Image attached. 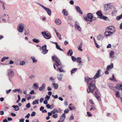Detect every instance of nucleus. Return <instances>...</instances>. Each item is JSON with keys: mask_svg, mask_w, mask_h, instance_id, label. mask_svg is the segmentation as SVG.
<instances>
[{"mask_svg": "<svg viewBox=\"0 0 122 122\" xmlns=\"http://www.w3.org/2000/svg\"><path fill=\"white\" fill-rule=\"evenodd\" d=\"M86 81L87 82L88 86L87 91L88 92L93 93L94 95L99 101L101 100V98L99 96L100 93L98 89L94 84L95 83V80L93 78H90L88 77L85 78Z\"/></svg>", "mask_w": 122, "mask_h": 122, "instance_id": "f257e3e1", "label": "nucleus"}, {"mask_svg": "<svg viewBox=\"0 0 122 122\" xmlns=\"http://www.w3.org/2000/svg\"><path fill=\"white\" fill-rule=\"evenodd\" d=\"M52 60L55 61V64L58 67L59 66H62V65L60 62L59 59L57 57L54 56L52 57Z\"/></svg>", "mask_w": 122, "mask_h": 122, "instance_id": "f03ea898", "label": "nucleus"}, {"mask_svg": "<svg viewBox=\"0 0 122 122\" xmlns=\"http://www.w3.org/2000/svg\"><path fill=\"white\" fill-rule=\"evenodd\" d=\"M93 17V14L91 13H88L87 15V17L86 16V17H84V19L86 21H89L90 22H92L93 20L92 19Z\"/></svg>", "mask_w": 122, "mask_h": 122, "instance_id": "7ed1b4c3", "label": "nucleus"}, {"mask_svg": "<svg viewBox=\"0 0 122 122\" xmlns=\"http://www.w3.org/2000/svg\"><path fill=\"white\" fill-rule=\"evenodd\" d=\"M24 27V24L22 23L18 25L17 27L18 31L20 33H22L23 31Z\"/></svg>", "mask_w": 122, "mask_h": 122, "instance_id": "20e7f679", "label": "nucleus"}, {"mask_svg": "<svg viewBox=\"0 0 122 122\" xmlns=\"http://www.w3.org/2000/svg\"><path fill=\"white\" fill-rule=\"evenodd\" d=\"M39 5L41 6L42 8L44 9V10L47 11L48 14L49 15H51V11L50 9L44 6L41 5L40 3H39Z\"/></svg>", "mask_w": 122, "mask_h": 122, "instance_id": "39448f33", "label": "nucleus"}, {"mask_svg": "<svg viewBox=\"0 0 122 122\" xmlns=\"http://www.w3.org/2000/svg\"><path fill=\"white\" fill-rule=\"evenodd\" d=\"M8 76L9 77V78L10 80V78H11L14 76V72L12 70L10 69L8 71Z\"/></svg>", "mask_w": 122, "mask_h": 122, "instance_id": "423d86ee", "label": "nucleus"}, {"mask_svg": "<svg viewBox=\"0 0 122 122\" xmlns=\"http://www.w3.org/2000/svg\"><path fill=\"white\" fill-rule=\"evenodd\" d=\"M45 32H42L41 33L43 36L46 39H49L51 38V36L49 33H47Z\"/></svg>", "mask_w": 122, "mask_h": 122, "instance_id": "0eeeda50", "label": "nucleus"}, {"mask_svg": "<svg viewBox=\"0 0 122 122\" xmlns=\"http://www.w3.org/2000/svg\"><path fill=\"white\" fill-rule=\"evenodd\" d=\"M105 32L104 33V36L106 37H107L108 36H112L113 34L112 32L110 31H108L106 30H105Z\"/></svg>", "mask_w": 122, "mask_h": 122, "instance_id": "6e6552de", "label": "nucleus"}, {"mask_svg": "<svg viewBox=\"0 0 122 122\" xmlns=\"http://www.w3.org/2000/svg\"><path fill=\"white\" fill-rule=\"evenodd\" d=\"M106 30L108 31H112L113 33H114L116 31V29L113 26H109L107 27L106 29Z\"/></svg>", "mask_w": 122, "mask_h": 122, "instance_id": "1a4fd4ad", "label": "nucleus"}, {"mask_svg": "<svg viewBox=\"0 0 122 122\" xmlns=\"http://www.w3.org/2000/svg\"><path fill=\"white\" fill-rule=\"evenodd\" d=\"M111 6L110 4H106L104 5V10L106 11L111 9Z\"/></svg>", "mask_w": 122, "mask_h": 122, "instance_id": "9d476101", "label": "nucleus"}, {"mask_svg": "<svg viewBox=\"0 0 122 122\" xmlns=\"http://www.w3.org/2000/svg\"><path fill=\"white\" fill-rule=\"evenodd\" d=\"M100 70H98L97 71V73L95 75L94 77V78L96 79L97 78L99 77V76H100L101 75H100Z\"/></svg>", "mask_w": 122, "mask_h": 122, "instance_id": "9b49d317", "label": "nucleus"}, {"mask_svg": "<svg viewBox=\"0 0 122 122\" xmlns=\"http://www.w3.org/2000/svg\"><path fill=\"white\" fill-rule=\"evenodd\" d=\"M96 14L98 16V17L100 18H101V16L103 15L101 11L100 10L97 11Z\"/></svg>", "mask_w": 122, "mask_h": 122, "instance_id": "f8f14e48", "label": "nucleus"}, {"mask_svg": "<svg viewBox=\"0 0 122 122\" xmlns=\"http://www.w3.org/2000/svg\"><path fill=\"white\" fill-rule=\"evenodd\" d=\"M55 23L57 25H59L61 24V22L59 19H56L55 20Z\"/></svg>", "mask_w": 122, "mask_h": 122, "instance_id": "ddd939ff", "label": "nucleus"}, {"mask_svg": "<svg viewBox=\"0 0 122 122\" xmlns=\"http://www.w3.org/2000/svg\"><path fill=\"white\" fill-rule=\"evenodd\" d=\"M65 115V113H63L62 115L60 117V119L62 121V122H63L65 119L66 116Z\"/></svg>", "mask_w": 122, "mask_h": 122, "instance_id": "4468645a", "label": "nucleus"}, {"mask_svg": "<svg viewBox=\"0 0 122 122\" xmlns=\"http://www.w3.org/2000/svg\"><path fill=\"white\" fill-rule=\"evenodd\" d=\"M54 43L56 44V48L58 50L61 51H63V50L61 49L60 46H59L57 42H54Z\"/></svg>", "mask_w": 122, "mask_h": 122, "instance_id": "2eb2a0df", "label": "nucleus"}, {"mask_svg": "<svg viewBox=\"0 0 122 122\" xmlns=\"http://www.w3.org/2000/svg\"><path fill=\"white\" fill-rule=\"evenodd\" d=\"M75 8H76L77 11L81 14H82L83 13L82 11L80 10V8L78 6H75Z\"/></svg>", "mask_w": 122, "mask_h": 122, "instance_id": "dca6fc26", "label": "nucleus"}, {"mask_svg": "<svg viewBox=\"0 0 122 122\" xmlns=\"http://www.w3.org/2000/svg\"><path fill=\"white\" fill-rule=\"evenodd\" d=\"M114 52L113 51H110V56L111 58H113L114 57Z\"/></svg>", "mask_w": 122, "mask_h": 122, "instance_id": "f3484780", "label": "nucleus"}, {"mask_svg": "<svg viewBox=\"0 0 122 122\" xmlns=\"http://www.w3.org/2000/svg\"><path fill=\"white\" fill-rule=\"evenodd\" d=\"M46 85L45 83H43L42 84L41 86L39 88V89L40 91H42L45 88Z\"/></svg>", "mask_w": 122, "mask_h": 122, "instance_id": "a211bd4d", "label": "nucleus"}, {"mask_svg": "<svg viewBox=\"0 0 122 122\" xmlns=\"http://www.w3.org/2000/svg\"><path fill=\"white\" fill-rule=\"evenodd\" d=\"M113 67V64L111 63L110 65L107 66L106 69L109 70L112 68Z\"/></svg>", "mask_w": 122, "mask_h": 122, "instance_id": "6ab92c4d", "label": "nucleus"}, {"mask_svg": "<svg viewBox=\"0 0 122 122\" xmlns=\"http://www.w3.org/2000/svg\"><path fill=\"white\" fill-rule=\"evenodd\" d=\"M62 13L63 14V15L65 16H67L68 14V13L67 11L65 9H63L62 11Z\"/></svg>", "mask_w": 122, "mask_h": 122, "instance_id": "aec40b11", "label": "nucleus"}, {"mask_svg": "<svg viewBox=\"0 0 122 122\" xmlns=\"http://www.w3.org/2000/svg\"><path fill=\"white\" fill-rule=\"evenodd\" d=\"M104 38L103 36L102 35H99L97 37V39L98 40H102Z\"/></svg>", "mask_w": 122, "mask_h": 122, "instance_id": "412c9836", "label": "nucleus"}, {"mask_svg": "<svg viewBox=\"0 0 122 122\" xmlns=\"http://www.w3.org/2000/svg\"><path fill=\"white\" fill-rule=\"evenodd\" d=\"M12 107L14 108V110L15 111H17L19 109V107L17 105H13Z\"/></svg>", "mask_w": 122, "mask_h": 122, "instance_id": "4be33fe9", "label": "nucleus"}, {"mask_svg": "<svg viewBox=\"0 0 122 122\" xmlns=\"http://www.w3.org/2000/svg\"><path fill=\"white\" fill-rule=\"evenodd\" d=\"M12 91L14 92H19L22 93V92L21 91V90L20 89H14Z\"/></svg>", "mask_w": 122, "mask_h": 122, "instance_id": "5701e85b", "label": "nucleus"}, {"mask_svg": "<svg viewBox=\"0 0 122 122\" xmlns=\"http://www.w3.org/2000/svg\"><path fill=\"white\" fill-rule=\"evenodd\" d=\"M73 52L72 50L70 49L67 53L68 55H70V56H71Z\"/></svg>", "mask_w": 122, "mask_h": 122, "instance_id": "b1692460", "label": "nucleus"}, {"mask_svg": "<svg viewBox=\"0 0 122 122\" xmlns=\"http://www.w3.org/2000/svg\"><path fill=\"white\" fill-rule=\"evenodd\" d=\"M31 59L33 61V63H36L37 62V61L36 60L35 57L34 56H31L30 57Z\"/></svg>", "mask_w": 122, "mask_h": 122, "instance_id": "393cba45", "label": "nucleus"}, {"mask_svg": "<svg viewBox=\"0 0 122 122\" xmlns=\"http://www.w3.org/2000/svg\"><path fill=\"white\" fill-rule=\"evenodd\" d=\"M39 99H36L34 101L32 102V104L33 105H34L35 104H38L39 103Z\"/></svg>", "mask_w": 122, "mask_h": 122, "instance_id": "a878e982", "label": "nucleus"}, {"mask_svg": "<svg viewBox=\"0 0 122 122\" xmlns=\"http://www.w3.org/2000/svg\"><path fill=\"white\" fill-rule=\"evenodd\" d=\"M57 70L59 71L60 72H65V71L62 68L60 67H58Z\"/></svg>", "mask_w": 122, "mask_h": 122, "instance_id": "bb28decb", "label": "nucleus"}, {"mask_svg": "<svg viewBox=\"0 0 122 122\" xmlns=\"http://www.w3.org/2000/svg\"><path fill=\"white\" fill-rule=\"evenodd\" d=\"M82 46V44L81 43L80 44L79 46L78 47V50L80 51H82V50L81 49Z\"/></svg>", "mask_w": 122, "mask_h": 122, "instance_id": "cd10ccee", "label": "nucleus"}, {"mask_svg": "<svg viewBox=\"0 0 122 122\" xmlns=\"http://www.w3.org/2000/svg\"><path fill=\"white\" fill-rule=\"evenodd\" d=\"M52 84L53 85L55 89H56L58 88V84L53 83Z\"/></svg>", "mask_w": 122, "mask_h": 122, "instance_id": "c85d7f7f", "label": "nucleus"}, {"mask_svg": "<svg viewBox=\"0 0 122 122\" xmlns=\"http://www.w3.org/2000/svg\"><path fill=\"white\" fill-rule=\"evenodd\" d=\"M57 78L58 80L61 81L62 78V74H60L59 75H58Z\"/></svg>", "mask_w": 122, "mask_h": 122, "instance_id": "c756f323", "label": "nucleus"}, {"mask_svg": "<svg viewBox=\"0 0 122 122\" xmlns=\"http://www.w3.org/2000/svg\"><path fill=\"white\" fill-rule=\"evenodd\" d=\"M75 27L79 31H81L82 30L81 28L79 25L75 26Z\"/></svg>", "mask_w": 122, "mask_h": 122, "instance_id": "7c9ffc66", "label": "nucleus"}, {"mask_svg": "<svg viewBox=\"0 0 122 122\" xmlns=\"http://www.w3.org/2000/svg\"><path fill=\"white\" fill-rule=\"evenodd\" d=\"M81 58L80 57H78L76 59V61L77 62H78L79 63H81Z\"/></svg>", "mask_w": 122, "mask_h": 122, "instance_id": "2f4dec72", "label": "nucleus"}, {"mask_svg": "<svg viewBox=\"0 0 122 122\" xmlns=\"http://www.w3.org/2000/svg\"><path fill=\"white\" fill-rule=\"evenodd\" d=\"M32 41L36 43H38L40 42L39 40L35 38L33 39Z\"/></svg>", "mask_w": 122, "mask_h": 122, "instance_id": "473e14b6", "label": "nucleus"}, {"mask_svg": "<svg viewBox=\"0 0 122 122\" xmlns=\"http://www.w3.org/2000/svg\"><path fill=\"white\" fill-rule=\"evenodd\" d=\"M112 78H110L109 79L112 81H117V80L115 79L113 74H112Z\"/></svg>", "mask_w": 122, "mask_h": 122, "instance_id": "72a5a7b5", "label": "nucleus"}, {"mask_svg": "<svg viewBox=\"0 0 122 122\" xmlns=\"http://www.w3.org/2000/svg\"><path fill=\"white\" fill-rule=\"evenodd\" d=\"M47 46L46 45H45L43 46L42 47V51L44 50H47L46 49Z\"/></svg>", "mask_w": 122, "mask_h": 122, "instance_id": "f704fd0d", "label": "nucleus"}, {"mask_svg": "<svg viewBox=\"0 0 122 122\" xmlns=\"http://www.w3.org/2000/svg\"><path fill=\"white\" fill-rule=\"evenodd\" d=\"M115 95L117 97H120L119 93L118 91H117L116 92Z\"/></svg>", "mask_w": 122, "mask_h": 122, "instance_id": "c9c22d12", "label": "nucleus"}, {"mask_svg": "<svg viewBox=\"0 0 122 122\" xmlns=\"http://www.w3.org/2000/svg\"><path fill=\"white\" fill-rule=\"evenodd\" d=\"M77 70V69L76 68H75L73 69L71 71V74L74 73L76 72Z\"/></svg>", "mask_w": 122, "mask_h": 122, "instance_id": "e433bc0d", "label": "nucleus"}, {"mask_svg": "<svg viewBox=\"0 0 122 122\" xmlns=\"http://www.w3.org/2000/svg\"><path fill=\"white\" fill-rule=\"evenodd\" d=\"M117 11L115 9L112 12V15H115L117 13Z\"/></svg>", "mask_w": 122, "mask_h": 122, "instance_id": "4c0bfd02", "label": "nucleus"}, {"mask_svg": "<svg viewBox=\"0 0 122 122\" xmlns=\"http://www.w3.org/2000/svg\"><path fill=\"white\" fill-rule=\"evenodd\" d=\"M100 19H102L105 20H106L107 19H108V18L106 16H104L103 15L102 16H101V18H100Z\"/></svg>", "mask_w": 122, "mask_h": 122, "instance_id": "58836bf2", "label": "nucleus"}, {"mask_svg": "<svg viewBox=\"0 0 122 122\" xmlns=\"http://www.w3.org/2000/svg\"><path fill=\"white\" fill-rule=\"evenodd\" d=\"M48 50H44L42 51L41 52L43 54H45L48 51Z\"/></svg>", "mask_w": 122, "mask_h": 122, "instance_id": "ea45409f", "label": "nucleus"}, {"mask_svg": "<svg viewBox=\"0 0 122 122\" xmlns=\"http://www.w3.org/2000/svg\"><path fill=\"white\" fill-rule=\"evenodd\" d=\"M58 37V38H59L60 39H61V35L58 32L56 34Z\"/></svg>", "mask_w": 122, "mask_h": 122, "instance_id": "a19ab883", "label": "nucleus"}, {"mask_svg": "<svg viewBox=\"0 0 122 122\" xmlns=\"http://www.w3.org/2000/svg\"><path fill=\"white\" fill-rule=\"evenodd\" d=\"M94 41L95 43L96 46L97 48H99V46L97 44L95 40L94 39Z\"/></svg>", "mask_w": 122, "mask_h": 122, "instance_id": "79ce46f5", "label": "nucleus"}, {"mask_svg": "<svg viewBox=\"0 0 122 122\" xmlns=\"http://www.w3.org/2000/svg\"><path fill=\"white\" fill-rule=\"evenodd\" d=\"M50 96H48V95H46V97L45 98V99L46 100H47V101H48L50 99Z\"/></svg>", "mask_w": 122, "mask_h": 122, "instance_id": "37998d69", "label": "nucleus"}, {"mask_svg": "<svg viewBox=\"0 0 122 122\" xmlns=\"http://www.w3.org/2000/svg\"><path fill=\"white\" fill-rule=\"evenodd\" d=\"M122 18V16L121 15H120L119 16H117L116 17V19L117 20H119Z\"/></svg>", "mask_w": 122, "mask_h": 122, "instance_id": "c03bdc74", "label": "nucleus"}, {"mask_svg": "<svg viewBox=\"0 0 122 122\" xmlns=\"http://www.w3.org/2000/svg\"><path fill=\"white\" fill-rule=\"evenodd\" d=\"M122 18V16L121 15H120L119 16H117L116 17V19L117 20H119Z\"/></svg>", "mask_w": 122, "mask_h": 122, "instance_id": "a18cd8bd", "label": "nucleus"}, {"mask_svg": "<svg viewBox=\"0 0 122 122\" xmlns=\"http://www.w3.org/2000/svg\"><path fill=\"white\" fill-rule=\"evenodd\" d=\"M122 18V16L121 15H120L119 16H117L116 17V19L117 20H119Z\"/></svg>", "mask_w": 122, "mask_h": 122, "instance_id": "49530a36", "label": "nucleus"}, {"mask_svg": "<svg viewBox=\"0 0 122 122\" xmlns=\"http://www.w3.org/2000/svg\"><path fill=\"white\" fill-rule=\"evenodd\" d=\"M25 62L24 61H22L20 63V64L21 65H25Z\"/></svg>", "mask_w": 122, "mask_h": 122, "instance_id": "de8ad7c7", "label": "nucleus"}, {"mask_svg": "<svg viewBox=\"0 0 122 122\" xmlns=\"http://www.w3.org/2000/svg\"><path fill=\"white\" fill-rule=\"evenodd\" d=\"M58 115L57 114H55L52 115V117L55 118H56L57 117Z\"/></svg>", "mask_w": 122, "mask_h": 122, "instance_id": "09e8293b", "label": "nucleus"}, {"mask_svg": "<svg viewBox=\"0 0 122 122\" xmlns=\"http://www.w3.org/2000/svg\"><path fill=\"white\" fill-rule=\"evenodd\" d=\"M91 106L92 107L90 109V110H94L95 109V108L94 106L93 105H91Z\"/></svg>", "mask_w": 122, "mask_h": 122, "instance_id": "8fccbe9b", "label": "nucleus"}, {"mask_svg": "<svg viewBox=\"0 0 122 122\" xmlns=\"http://www.w3.org/2000/svg\"><path fill=\"white\" fill-rule=\"evenodd\" d=\"M75 24L74 25L75 27L79 25V23L78 22L76 21L75 22Z\"/></svg>", "mask_w": 122, "mask_h": 122, "instance_id": "3c124183", "label": "nucleus"}, {"mask_svg": "<svg viewBox=\"0 0 122 122\" xmlns=\"http://www.w3.org/2000/svg\"><path fill=\"white\" fill-rule=\"evenodd\" d=\"M36 114V112H32L31 114V116L32 117L34 116Z\"/></svg>", "mask_w": 122, "mask_h": 122, "instance_id": "603ef678", "label": "nucleus"}, {"mask_svg": "<svg viewBox=\"0 0 122 122\" xmlns=\"http://www.w3.org/2000/svg\"><path fill=\"white\" fill-rule=\"evenodd\" d=\"M69 110L68 109H66L64 111V113H67L69 112Z\"/></svg>", "mask_w": 122, "mask_h": 122, "instance_id": "864d4df0", "label": "nucleus"}, {"mask_svg": "<svg viewBox=\"0 0 122 122\" xmlns=\"http://www.w3.org/2000/svg\"><path fill=\"white\" fill-rule=\"evenodd\" d=\"M26 107L28 108H29L30 107V104L29 103H28L26 104Z\"/></svg>", "mask_w": 122, "mask_h": 122, "instance_id": "5fc2aeb1", "label": "nucleus"}, {"mask_svg": "<svg viewBox=\"0 0 122 122\" xmlns=\"http://www.w3.org/2000/svg\"><path fill=\"white\" fill-rule=\"evenodd\" d=\"M71 57L72 60L73 61H76V58H75V57H74V56H72Z\"/></svg>", "mask_w": 122, "mask_h": 122, "instance_id": "6e6d98bb", "label": "nucleus"}, {"mask_svg": "<svg viewBox=\"0 0 122 122\" xmlns=\"http://www.w3.org/2000/svg\"><path fill=\"white\" fill-rule=\"evenodd\" d=\"M11 91V89H10L9 90H6V93L7 94H8Z\"/></svg>", "mask_w": 122, "mask_h": 122, "instance_id": "4d7b16f0", "label": "nucleus"}, {"mask_svg": "<svg viewBox=\"0 0 122 122\" xmlns=\"http://www.w3.org/2000/svg\"><path fill=\"white\" fill-rule=\"evenodd\" d=\"M74 117L72 115H71L70 117V118H69V119L70 120H73L74 119Z\"/></svg>", "mask_w": 122, "mask_h": 122, "instance_id": "13d9d810", "label": "nucleus"}, {"mask_svg": "<svg viewBox=\"0 0 122 122\" xmlns=\"http://www.w3.org/2000/svg\"><path fill=\"white\" fill-rule=\"evenodd\" d=\"M34 86L36 89H37L38 88V87H39V86L36 83L35 84H34Z\"/></svg>", "mask_w": 122, "mask_h": 122, "instance_id": "bf43d9fd", "label": "nucleus"}, {"mask_svg": "<svg viewBox=\"0 0 122 122\" xmlns=\"http://www.w3.org/2000/svg\"><path fill=\"white\" fill-rule=\"evenodd\" d=\"M53 111H54L55 113H58L59 112V111L56 108L54 109H53Z\"/></svg>", "mask_w": 122, "mask_h": 122, "instance_id": "052dcab7", "label": "nucleus"}, {"mask_svg": "<svg viewBox=\"0 0 122 122\" xmlns=\"http://www.w3.org/2000/svg\"><path fill=\"white\" fill-rule=\"evenodd\" d=\"M35 77V76L34 75H31L29 77L31 79H32L34 78Z\"/></svg>", "mask_w": 122, "mask_h": 122, "instance_id": "680f3d73", "label": "nucleus"}, {"mask_svg": "<svg viewBox=\"0 0 122 122\" xmlns=\"http://www.w3.org/2000/svg\"><path fill=\"white\" fill-rule=\"evenodd\" d=\"M51 106L49 104H47L46 105V107L48 109H50L51 108Z\"/></svg>", "mask_w": 122, "mask_h": 122, "instance_id": "e2e57ef3", "label": "nucleus"}, {"mask_svg": "<svg viewBox=\"0 0 122 122\" xmlns=\"http://www.w3.org/2000/svg\"><path fill=\"white\" fill-rule=\"evenodd\" d=\"M25 32L27 33L28 34L29 33V30L28 29H27L26 30H25Z\"/></svg>", "mask_w": 122, "mask_h": 122, "instance_id": "0e129e2a", "label": "nucleus"}, {"mask_svg": "<svg viewBox=\"0 0 122 122\" xmlns=\"http://www.w3.org/2000/svg\"><path fill=\"white\" fill-rule=\"evenodd\" d=\"M52 97H53L54 98H57L58 97V96L57 95H56L55 96H54V95H52Z\"/></svg>", "mask_w": 122, "mask_h": 122, "instance_id": "69168bd1", "label": "nucleus"}, {"mask_svg": "<svg viewBox=\"0 0 122 122\" xmlns=\"http://www.w3.org/2000/svg\"><path fill=\"white\" fill-rule=\"evenodd\" d=\"M30 115V114L29 113H28L27 115L25 116V117L28 118Z\"/></svg>", "mask_w": 122, "mask_h": 122, "instance_id": "338daca9", "label": "nucleus"}, {"mask_svg": "<svg viewBox=\"0 0 122 122\" xmlns=\"http://www.w3.org/2000/svg\"><path fill=\"white\" fill-rule=\"evenodd\" d=\"M87 113L88 116H92V115L91 114L90 112H87Z\"/></svg>", "mask_w": 122, "mask_h": 122, "instance_id": "774afa93", "label": "nucleus"}]
</instances>
